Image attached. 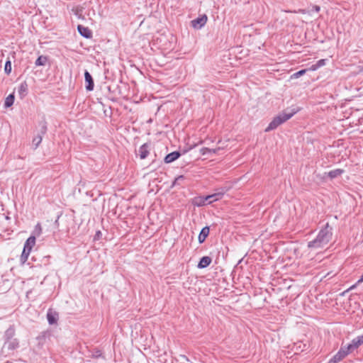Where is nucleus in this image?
<instances>
[{"label":"nucleus","mask_w":363,"mask_h":363,"mask_svg":"<svg viewBox=\"0 0 363 363\" xmlns=\"http://www.w3.org/2000/svg\"><path fill=\"white\" fill-rule=\"evenodd\" d=\"M79 33L84 38H89L91 37V31L86 27L82 25L77 26Z\"/></svg>","instance_id":"obj_11"},{"label":"nucleus","mask_w":363,"mask_h":363,"mask_svg":"<svg viewBox=\"0 0 363 363\" xmlns=\"http://www.w3.org/2000/svg\"><path fill=\"white\" fill-rule=\"evenodd\" d=\"M217 151L216 149H210V148H208V147H202L201 150H200V152L202 155H205L208 153H216Z\"/></svg>","instance_id":"obj_23"},{"label":"nucleus","mask_w":363,"mask_h":363,"mask_svg":"<svg viewBox=\"0 0 363 363\" xmlns=\"http://www.w3.org/2000/svg\"><path fill=\"white\" fill-rule=\"evenodd\" d=\"M225 193V191L217 192L211 195L205 196V199L208 201V204L213 203V201H218L222 198Z\"/></svg>","instance_id":"obj_7"},{"label":"nucleus","mask_w":363,"mask_h":363,"mask_svg":"<svg viewBox=\"0 0 363 363\" xmlns=\"http://www.w3.org/2000/svg\"><path fill=\"white\" fill-rule=\"evenodd\" d=\"M344 172L343 169H336L334 170H332L328 173H325L330 179L336 178L339 176H340Z\"/></svg>","instance_id":"obj_18"},{"label":"nucleus","mask_w":363,"mask_h":363,"mask_svg":"<svg viewBox=\"0 0 363 363\" xmlns=\"http://www.w3.org/2000/svg\"><path fill=\"white\" fill-rule=\"evenodd\" d=\"M207 21V16L206 15H203L200 17H198L197 18L191 21V24L193 28L196 29H200L201 28Z\"/></svg>","instance_id":"obj_6"},{"label":"nucleus","mask_w":363,"mask_h":363,"mask_svg":"<svg viewBox=\"0 0 363 363\" xmlns=\"http://www.w3.org/2000/svg\"><path fill=\"white\" fill-rule=\"evenodd\" d=\"M346 348H347V352H348L349 354L355 350V348H353V345L352 343L347 345Z\"/></svg>","instance_id":"obj_30"},{"label":"nucleus","mask_w":363,"mask_h":363,"mask_svg":"<svg viewBox=\"0 0 363 363\" xmlns=\"http://www.w3.org/2000/svg\"><path fill=\"white\" fill-rule=\"evenodd\" d=\"M101 235V231H97L95 235V238H99Z\"/></svg>","instance_id":"obj_33"},{"label":"nucleus","mask_w":363,"mask_h":363,"mask_svg":"<svg viewBox=\"0 0 363 363\" xmlns=\"http://www.w3.org/2000/svg\"><path fill=\"white\" fill-rule=\"evenodd\" d=\"M339 351H343V352H344V354H344V358H345L347 354H349L348 352H347L346 346L341 347Z\"/></svg>","instance_id":"obj_31"},{"label":"nucleus","mask_w":363,"mask_h":363,"mask_svg":"<svg viewBox=\"0 0 363 363\" xmlns=\"http://www.w3.org/2000/svg\"><path fill=\"white\" fill-rule=\"evenodd\" d=\"M149 154L148 150V145L145 143L143 144L139 148V155L140 159L144 160L145 159Z\"/></svg>","instance_id":"obj_14"},{"label":"nucleus","mask_w":363,"mask_h":363,"mask_svg":"<svg viewBox=\"0 0 363 363\" xmlns=\"http://www.w3.org/2000/svg\"><path fill=\"white\" fill-rule=\"evenodd\" d=\"M332 228L327 223L319 231L316 238L308 242V247L313 250H317L325 247L331 240L333 237Z\"/></svg>","instance_id":"obj_1"},{"label":"nucleus","mask_w":363,"mask_h":363,"mask_svg":"<svg viewBox=\"0 0 363 363\" xmlns=\"http://www.w3.org/2000/svg\"><path fill=\"white\" fill-rule=\"evenodd\" d=\"M84 78L86 82H87V85L86 86V89L88 91H91L94 89V80L92 79L91 75L88 71H85L84 72Z\"/></svg>","instance_id":"obj_9"},{"label":"nucleus","mask_w":363,"mask_h":363,"mask_svg":"<svg viewBox=\"0 0 363 363\" xmlns=\"http://www.w3.org/2000/svg\"><path fill=\"white\" fill-rule=\"evenodd\" d=\"M344 352L343 351H338V352L334 355L328 363H337L344 359Z\"/></svg>","instance_id":"obj_15"},{"label":"nucleus","mask_w":363,"mask_h":363,"mask_svg":"<svg viewBox=\"0 0 363 363\" xmlns=\"http://www.w3.org/2000/svg\"><path fill=\"white\" fill-rule=\"evenodd\" d=\"M362 281H363V273H362V275L361 276L360 279L358 280L357 284L362 282Z\"/></svg>","instance_id":"obj_34"},{"label":"nucleus","mask_w":363,"mask_h":363,"mask_svg":"<svg viewBox=\"0 0 363 363\" xmlns=\"http://www.w3.org/2000/svg\"><path fill=\"white\" fill-rule=\"evenodd\" d=\"M15 335L16 330L13 325H11L4 333L2 352L6 355L13 354L14 351L20 347V341Z\"/></svg>","instance_id":"obj_2"},{"label":"nucleus","mask_w":363,"mask_h":363,"mask_svg":"<svg viewBox=\"0 0 363 363\" xmlns=\"http://www.w3.org/2000/svg\"><path fill=\"white\" fill-rule=\"evenodd\" d=\"M180 156V153L177 151L172 152L166 155L164 157V162L166 163H170L176 160Z\"/></svg>","instance_id":"obj_13"},{"label":"nucleus","mask_w":363,"mask_h":363,"mask_svg":"<svg viewBox=\"0 0 363 363\" xmlns=\"http://www.w3.org/2000/svg\"><path fill=\"white\" fill-rule=\"evenodd\" d=\"M211 262H212V259L210 257L204 256L200 259V261L197 265V267L199 269L206 268L211 264Z\"/></svg>","instance_id":"obj_10"},{"label":"nucleus","mask_w":363,"mask_h":363,"mask_svg":"<svg viewBox=\"0 0 363 363\" xmlns=\"http://www.w3.org/2000/svg\"><path fill=\"white\" fill-rule=\"evenodd\" d=\"M296 113V111L294 110H284L282 113L273 118L267 128L265 129V132H269L276 129L281 124L290 119Z\"/></svg>","instance_id":"obj_3"},{"label":"nucleus","mask_w":363,"mask_h":363,"mask_svg":"<svg viewBox=\"0 0 363 363\" xmlns=\"http://www.w3.org/2000/svg\"><path fill=\"white\" fill-rule=\"evenodd\" d=\"M57 315L55 313H52V311H48L47 313V318L49 324L53 325L57 323Z\"/></svg>","instance_id":"obj_16"},{"label":"nucleus","mask_w":363,"mask_h":363,"mask_svg":"<svg viewBox=\"0 0 363 363\" xmlns=\"http://www.w3.org/2000/svg\"><path fill=\"white\" fill-rule=\"evenodd\" d=\"M286 13L291 12V11H285Z\"/></svg>","instance_id":"obj_37"},{"label":"nucleus","mask_w":363,"mask_h":363,"mask_svg":"<svg viewBox=\"0 0 363 363\" xmlns=\"http://www.w3.org/2000/svg\"><path fill=\"white\" fill-rule=\"evenodd\" d=\"M184 179V176H182V175L179 176V177L175 178L174 181L173 182L172 185L175 186V185H177V184H180L181 182L183 181Z\"/></svg>","instance_id":"obj_27"},{"label":"nucleus","mask_w":363,"mask_h":363,"mask_svg":"<svg viewBox=\"0 0 363 363\" xmlns=\"http://www.w3.org/2000/svg\"><path fill=\"white\" fill-rule=\"evenodd\" d=\"M194 204L197 206H202L208 204V201L205 199V196H199L194 199Z\"/></svg>","instance_id":"obj_19"},{"label":"nucleus","mask_w":363,"mask_h":363,"mask_svg":"<svg viewBox=\"0 0 363 363\" xmlns=\"http://www.w3.org/2000/svg\"><path fill=\"white\" fill-rule=\"evenodd\" d=\"M357 337L359 339V340H360V341L362 342V343L363 344V335H360V336H358Z\"/></svg>","instance_id":"obj_35"},{"label":"nucleus","mask_w":363,"mask_h":363,"mask_svg":"<svg viewBox=\"0 0 363 363\" xmlns=\"http://www.w3.org/2000/svg\"><path fill=\"white\" fill-rule=\"evenodd\" d=\"M320 6H317V5H314V6H313V9H312V10H313V11H315V12H319V11H320Z\"/></svg>","instance_id":"obj_32"},{"label":"nucleus","mask_w":363,"mask_h":363,"mask_svg":"<svg viewBox=\"0 0 363 363\" xmlns=\"http://www.w3.org/2000/svg\"><path fill=\"white\" fill-rule=\"evenodd\" d=\"M29 254L30 253L28 252L27 251L23 250L22 254L21 255V261L22 263H24L27 261Z\"/></svg>","instance_id":"obj_25"},{"label":"nucleus","mask_w":363,"mask_h":363,"mask_svg":"<svg viewBox=\"0 0 363 363\" xmlns=\"http://www.w3.org/2000/svg\"><path fill=\"white\" fill-rule=\"evenodd\" d=\"M209 228L208 226L202 228L198 238L199 243H203L205 241L209 234Z\"/></svg>","instance_id":"obj_12"},{"label":"nucleus","mask_w":363,"mask_h":363,"mask_svg":"<svg viewBox=\"0 0 363 363\" xmlns=\"http://www.w3.org/2000/svg\"><path fill=\"white\" fill-rule=\"evenodd\" d=\"M307 69H301L296 73H294L291 77H294V78H298L299 77L302 76L303 74H304L306 72Z\"/></svg>","instance_id":"obj_28"},{"label":"nucleus","mask_w":363,"mask_h":363,"mask_svg":"<svg viewBox=\"0 0 363 363\" xmlns=\"http://www.w3.org/2000/svg\"><path fill=\"white\" fill-rule=\"evenodd\" d=\"M27 90H28V85H27L26 82L21 83L18 89V94L21 99L23 98L26 95Z\"/></svg>","instance_id":"obj_17"},{"label":"nucleus","mask_w":363,"mask_h":363,"mask_svg":"<svg viewBox=\"0 0 363 363\" xmlns=\"http://www.w3.org/2000/svg\"><path fill=\"white\" fill-rule=\"evenodd\" d=\"M40 128L38 134L33 138L32 145L33 149L36 150L42 142L43 135L46 133L48 128L47 123L43 121L39 123Z\"/></svg>","instance_id":"obj_5"},{"label":"nucleus","mask_w":363,"mask_h":363,"mask_svg":"<svg viewBox=\"0 0 363 363\" xmlns=\"http://www.w3.org/2000/svg\"><path fill=\"white\" fill-rule=\"evenodd\" d=\"M4 71L8 74L11 73V63L10 61H7L5 63Z\"/></svg>","instance_id":"obj_26"},{"label":"nucleus","mask_w":363,"mask_h":363,"mask_svg":"<svg viewBox=\"0 0 363 363\" xmlns=\"http://www.w3.org/2000/svg\"><path fill=\"white\" fill-rule=\"evenodd\" d=\"M48 62V57L45 55H40L36 60L35 65V66H43Z\"/></svg>","instance_id":"obj_20"},{"label":"nucleus","mask_w":363,"mask_h":363,"mask_svg":"<svg viewBox=\"0 0 363 363\" xmlns=\"http://www.w3.org/2000/svg\"><path fill=\"white\" fill-rule=\"evenodd\" d=\"M355 286H356V285L352 286L350 289H347V291H350V290H352V289H354Z\"/></svg>","instance_id":"obj_36"},{"label":"nucleus","mask_w":363,"mask_h":363,"mask_svg":"<svg viewBox=\"0 0 363 363\" xmlns=\"http://www.w3.org/2000/svg\"><path fill=\"white\" fill-rule=\"evenodd\" d=\"M325 61H326V60H324V59H321V60H318L315 65H313L311 67L310 69L313 70V71L318 69L320 67H323L325 65Z\"/></svg>","instance_id":"obj_21"},{"label":"nucleus","mask_w":363,"mask_h":363,"mask_svg":"<svg viewBox=\"0 0 363 363\" xmlns=\"http://www.w3.org/2000/svg\"><path fill=\"white\" fill-rule=\"evenodd\" d=\"M13 102L14 95L13 94H11L6 98L4 106L5 107H10L13 105Z\"/></svg>","instance_id":"obj_22"},{"label":"nucleus","mask_w":363,"mask_h":363,"mask_svg":"<svg viewBox=\"0 0 363 363\" xmlns=\"http://www.w3.org/2000/svg\"><path fill=\"white\" fill-rule=\"evenodd\" d=\"M42 228L40 224L38 223L35 228V232L37 233L38 235H39L41 233Z\"/></svg>","instance_id":"obj_29"},{"label":"nucleus","mask_w":363,"mask_h":363,"mask_svg":"<svg viewBox=\"0 0 363 363\" xmlns=\"http://www.w3.org/2000/svg\"><path fill=\"white\" fill-rule=\"evenodd\" d=\"M296 113V111L294 110H284L282 113L273 118L267 128L265 129V132H269L276 129L281 124L290 119Z\"/></svg>","instance_id":"obj_4"},{"label":"nucleus","mask_w":363,"mask_h":363,"mask_svg":"<svg viewBox=\"0 0 363 363\" xmlns=\"http://www.w3.org/2000/svg\"><path fill=\"white\" fill-rule=\"evenodd\" d=\"M35 236L29 237L24 244L23 250H26L30 253L31 251V249L35 245Z\"/></svg>","instance_id":"obj_8"},{"label":"nucleus","mask_w":363,"mask_h":363,"mask_svg":"<svg viewBox=\"0 0 363 363\" xmlns=\"http://www.w3.org/2000/svg\"><path fill=\"white\" fill-rule=\"evenodd\" d=\"M351 343L353 345V348L357 349L361 345H362V342L359 340V339L357 337L356 338H354Z\"/></svg>","instance_id":"obj_24"}]
</instances>
